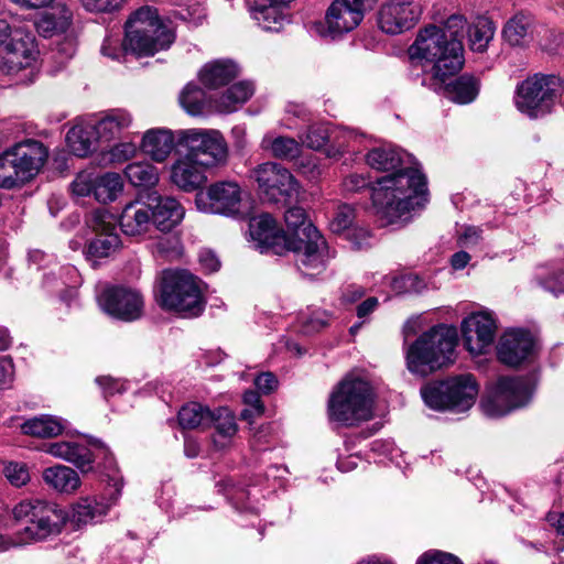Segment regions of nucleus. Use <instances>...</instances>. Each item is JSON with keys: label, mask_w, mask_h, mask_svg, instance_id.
Returning <instances> with one entry per match:
<instances>
[{"label": "nucleus", "mask_w": 564, "mask_h": 564, "mask_svg": "<svg viewBox=\"0 0 564 564\" xmlns=\"http://www.w3.org/2000/svg\"><path fill=\"white\" fill-rule=\"evenodd\" d=\"M249 178L257 184L259 194L268 202L281 203L296 198L300 184L280 163L264 162L249 171Z\"/></svg>", "instance_id": "f8f14e48"}, {"label": "nucleus", "mask_w": 564, "mask_h": 564, "mask_svg": "<svg viewBox=\"0 0 564 564\" xmlns=\"http://www.w3.org/2000/svg\"><path fill=\"white\" fill-rule=\"evenodd\" d=\"M355 219V209L349 205H343L336 212L330 228L333 232L340 234L348 229Z\"/></svg>", "instance_id": "3c124183"}, {"label": "nucleus", "mask_w": 564, "mask_h": 564, "mask_svg": "<svg viewBox=\"0 0 564 564\" xmlns=\"http://www.w3.org/2000/svg\"><path fill=\"white\" fill-rule=\"evenodd\" d=\"M457 340V329L454 326L441 324L432 327L409 347L408 369L426 376L452 364Z\"/></svg>", "instance_id": "39448f33"}, {"label": "nucleus", "mask_w": 564, "mask_h": 564, "mask_svg": "<svg viewBox=\"0 0 564 564\" xmlns=\"http://www.w3.org/2000/svg\"><path fill=\"white\" fill-rule=\"evenodd\" d=\"M547 521L552 527L556 529V531L564 535V512H550L546 517Z\"/></svg>", "instance_id": "774afa93"}, {"label": "nucleus", "mask_w": 564, "mask_h": 564, "mask_svg": "<svg viewBox=\"0 0 564 564\" xmlns=\"http://www.w3.org/2000/svg\"><path fill=\"white\" fill-rule=\"evenodd\" d=\"M262 144L264 149L270 150L274 158L280 160L292 161L301 154V143L291 137H265Z\"/></svg>", "instance_id": "ea45409f"}, {"label": "nucleus", "mask_w": 564, "mask_h": 564, "mask_svg": "<svg viewBox=\"0 0 564 564\" xmlns=\"http://www.w3.org/2000/svg\"><path fill=\"white\" fill-rule=\"evenodd\" d=\"M210 409L197 402H191L178 411V423L183 429H208L210 427Z\"/></svg>", "instance_id": "f704fd0d"}, {"label": "nucleus", "mask_w": 564, "mask_h": 564, "mask_svg": "<svg viewBox=\"0 0 564 564\" xmlns=\"http://www.w3.org/2000/svg\"><path fill=\"white\" fill-rule=\"evenodd\" d=\"M285 253L292 251L301 256L300 269L303 276L313 279L326 268L328 246L314 225H306L291 234H284Z\"/></svg>", "instance_id": "9d476101"}, {"label": "nucleus", "mask_w": 564, "mask_h": 564, "mask_svg": "<svg viewBox=\"0 0 564 564\" xmlns=\"http://www.w3.org/2000/svg\"><path fill=\"white\" fill-rule=\"evenodd\" d=\"M534 349V339L530 332L512 329L506 332L498 345V360L509 367H518L529 359Z\"/></svg>", "instance_id": "4be33fe9"}, {"label": "nucleus", "mask_w": 564, "mask_h": 564, "mask_svg": "<svg viewBox=\"0 0 564 564\" xmlns=\"http://www.w3.org/2000/svg\"><path fill=\"white\" fill-rule=\"evenodd\" d=\"M132 122L131 115L123 109H111L94 124L100 139L110 141L117 138Z\"/></svg>", "instance_id": "2f4dec72"}, {"label": "nucleus", "mask_w": 564, "mask_h": 564, "mask_svg": "<svg viewBox=\"0 0 564 564\" xmlns=\"http://www.w3.org/2000/svg\"><path fill=\"white\" fill-rule=\"evenodd\" d=\"M101 53L105 56L118 59L124 52L122 44L119 46L118 41L106 39L101 45Z\"/></svg>", "instance_id": "69168bd1"}, {"label": "nucleus", "mask_w": 564, "mask_h": 564, "mask_svg": "<svg viewBox=\"0 0 564 564\" xmlns=\"http://www.w3.org/2000/svg\"><path fill=\"white\" fill-rule=\"evenodd\" d=\"M137 145L133 142H121L110 150L111 162L122 163L132 159L137 153Z\"/></svg>", "instance_id": "13d9d810"}, {"label": "nucleus", "mask_w": 564, "mask_h": 564, "mask_svg": "<svg viewBox=\"0 0 564 564\" xmlns=\"http://www.w3.org/2000/svg\"><path fill=\"white\" fill-rule=\"evenodd\" d=\"M284 220L286 225V231H284V234H291V231L306 228V225H313L308 220L305 209L299 206L290 207L284 213Z\"/></svg>", "instance_id": "09e8293b"}, {"label": "nucleus", "mask_w": 564, "mask_h": 564, "mask_svg": "<svg viewBox=\"0 0 564 564\" xmlns=\"http://www.w3.org/2000/svg\"><path fill=\"white\" fill-rule=\"evenodd\" d=\"M479 93V80L474 75L464 74L445 86V95L457 104H469Z\"/></svg>", "instance_id": "473e14b6"}, {"label": "nucleus", "mask_w": 564, "mask_h": 564, "mask_svg": "<svg viewBox=\"0 0 564 564\" xmlns=\"http://www.w3.org/2000/svg\"><path fill=\"white\" fill-rule=\"evenodd\" d=\"M367 0H335L327 10L325 20L333 36L350 32L362 21Z\"/></svg>", "instance_id": "aec40b11"}, {"label": "nucleus", "mask_w": 564, "mask_h": 564, "mask_svg": "<svg viewBox=\"0 0 564 564\" xmlns=\"http://www.w3.org/2000/svg\"><path fill=\"white\" fill-rule=\"evenodd\" d=\"M328 130L321 124H312L301 135L302 144L313 150H319L326 145L328 141Z\"/></svg>", "instance_id": "de8ad7c7"}, {"label": "nucleus", "mask_w": 564, "mask_h": 564, "mask_svg": "<svg viewBox=\"0 0 564 564\" xmlns=\"http://www.w3.org/2000/svg\"><path fill=\"white\" fill-rule=\"evenodd\" d=\"M83 8L94 13H110L122 8L124 0H80Z\"/></svg>", "instance_id": "603ef678"}, {"label": "nucleus", "mask_w": 564, "mask_h": 564, "mask_svg": "<svg viewBox=\"0 0 564 564\" xmlns=\"http://www.w3.org/2000/svg\"><path fill=\"white\" fill-rule=\"evenodd\" d=\"M249 231L261 253L276 256L285 253L284 230L278 227L270 214L252 217L249 221Z\"/></svg>", "instance_id": "412c9836"}, {"label": "nucleus", "mask_w": 564, "mask_h": 564, "mask_svg": "<svg viewBox=\"0 0 564 564\" xmlns=\"http://www.w3.org/2000/svg\"><path fill=\"white\" fill-rule=\"evenodd\" d=\"M195 204L204 213L237 216L241 207V187L234 181H218L196 193Z\"/></svg>", "instance_id": "dca6fc26"}, {"label": "nucleus", "mask_w": 564, "mask_h": 564, "mask_svg": "<svg viewBox=\"0 0 564 564\" xmlns=\"http://www.w3.org/2000/svg\"><path fill=\"white\" fill-rule=\"evenodd\" d=\"M43 479L48 487L64 494H72L80 486L78 474L73 468L64 465L45 468Z\"/></svg>", "instance_id": "c756f323"}, {"label": "nucleus", "mask_w": 564, "mask_h": 564, "mask_svg": "<svg viewBox=\"0 0 564 564\" xmlns=\"http://www.w3.org/2000/svg\"><path fill=\"white\" fill-rule=\"evenodd\" d=\"M239 75L238 65L231 59H216L207 63L199 72V79L204 86L216 89L225 86Z\"/></svg>", "instance_id": "c85d7f7f"}, {"label": "nucleus", "mask_w": 564, "mask_h": 564, "mask_svg": "<svg viewBox=\"0 0 564 564\" xmlns=\"http://www.w3.org/2000/svg\"><path fill=\"white\" fill-rule=\"evenodd\" d=\"M367 164L377 171L391 172L377 181L371 188V199L377 213L393 224L422 205L426 195V177L414 166L413 156L401 149L388 145L371 149Z\"/></svg>", "instance_id": "f257e3e1"}, {"label": "nucleus", "mask_w": 564, "mask_h": 564, "mask_svg": "<svg viewBox=\"0 0 564 564\" xmlns=\"http://www.w3.org/2000/svg\"><path fill=\"white\" fill-rule=\"evenodd\" d=\"M72 189L77 196L85 197L93 195L95 197V181L91 183L78 177L72 183Z\"/></svg>", "instance_id": "680f3d73"}, {"label": "nucleus", "mask_w": 564, "mask_h": 564, "mask_svg": "<svg viewBox=\"0 0 564 564\" xmlns=\"http://www.w3.org/2000/svg\"><path fill=\"white\" fill-rule=\"evenodd\" d=\"M198 264L205 274L217 272L221 267L218 256L212 249H202L198 252Z\"/></svg>", "instance_id": "6e6d98bb"}, {"label": "nucleus", "mask_w": 564, "mask_h": 564, "mask_svg": "<svg viewBox=\"0 0 564 564\" xmlns=\"http://www.w3.org/2000/svg\"><path fill=\"white\" fill-rule=\"evenodd\" d=\"M158 282H202L192 272L184 268H167L161 271Z\"/></svg>", "instance_id": "864d4df0"}, {"label": "nucleus", "mask_w": 564, "mask_h": 564, "mask_svg": "<svg viewBox=\"0 0 564 564\" xmlns=\"http://www.w3.org/2000/svg\"><path fill=\"white\" fill-rule=\"evenodd\" d=\"M4 475L15 487L24 486L30 480L29 470L24 464L9 463L4 467Z\"/></svg>", "instance_id": "5fc2aeb1"}, {"label": "nucleus", "mask_w": 564, "mask_h": 564, "mask_svg": "<svg viewBox=\"0 0 564 564\" xmlns=\"http://www.w3.org/2000/svg\"><path fill=\"white\" fill-rule=\"evenodd\" d=\"M496 332V321L487 312L473 313L462 323L464 345L474 356L484 355L491 348Z\"/></svg>", "instance_id": "a211bd4d"}, {"label": "nucleus", "mask_w": 564, "mask_h": 564, "mask_svg": "<svg viewBox=\"0 0 564 564\" xmlns=\"http://www.w3.org/2000/svg\"><path fill=\"white\" fill-rule=\"evenodd\" d=\"M22 432L36 437H55L62 434L64 426L59 420L51 415H41L22 424Z\"/></svg>", "instance_id": "58836bf2"}, {"label": "nucleus", "mask_w": 564, "mask_h": 564, "mask_svg": "<svg viewBox=\"0 0 564 564\" xmlns=\"http://www.w3.org/2000/svg\"><path fill=\"white\" fill-rule=\"evenodd\" d=\"M122 47L137 57L153 56L169 48L175 40L173 30L159 17L155 8L145 6L135 10L124 24Z\"/></svg>", "instance_id": "7ed1b4c3"}, {"label": "nucleus", "mask_w": 564, "mask_h": 564, "mask_svg": "<svg viewBox=\"0 0 564 564\" xmlns=\"http://www.w3.org/2000/svg\"><path fill=\"white\" fill-rule=\"evenodd\" d=\"M155 297L163 311L185 318L198 317L206 305L198 284H160Z\"/></svg>", "instance_id": "ddd939ff"}, {"label": "nucleus", "mask_w": 564, "mask_h": 564, "mask_svg": "<svg viewBox=\"0 0 564 564\" xmlns=\"http://www.w3.org/2000/svg\"><path fill=\"white\" fill-rule=\"evenodd\" d=\"M256 19L263 30L279 32L285 22L290 23L288 17L281 12L280 7L263 1L258 3V0H256Z\"/></svg>", "instance_id": "79ce46f5"}, {"label": "nucleus", "mask_w": 564, "mask_h": 564, "mask_svg": "<svg viewBox=\"0 0 564 564\" xmlns=\"http://www.w3.org/2000/svg\"><path fill=\"white\" fill-rule=\"evenodd\" d=\"M46 452L54 457L74 464L83 473H87L93 468V453L84 444L76 442H55L48 444Z\"/></svg>", "instance_id": "bb28decb"}, {"label": "nucleus", "mask_w": 564, "mask_h": 564, "mask_svg": "<svg viewBox=\"0 0 564 564\" xmlns=\"http://www.w3.org/2000/svg\"><path fill=\"white\" fill-rule=\"evenodd\" d=\"M122 188V178L118 173H106L95 180V198L104 204L112 202Z\"/></svg>", "instance_id": "a19ab883"}, {"label": "nucleus", "mask_w": 564, "mask_h": 564, "mask_svg": "<svg viewBox=\"0 0 564 564\" xmlns=\"http://www.w3.org/2000/svg\"><path fill=\"white\" fill-rule=\"evenodd\" d=\"M254 87L250 82H239L229 87L219 98L217 108L221 112H231L245 104L253 95Z\"/></svg>", "instance_id": "e433bc0d"}, {"label": "nucleus", "mask_w": 564, "mask_h": 564, "mask_svg": "<svg viewBox=\"0 0 564 564\" xmlns=\"http://www.w3.org/2000/svg\"><path fill=\"white\" fill-rule=\"evenodd\" d=\"M254 384L259 391L269 394L276 389L278 379L273 373L264 372L254 379Z\"/></svg>", "instance_id": "bf43d9fd"}, {"label": "nucleus", "mask_w": 564, "mask_h": 564, "mask_svg": "<svg viewBox=\"0 0 564 564\" xmlns=\"http://www.w3.org/2000/svg\"><path fill=\"white\" fill-rule=\"evenodd\" d=\"M175 145H177L176 138L172 131L152 129L144 133L140 148L153 161L161 163L169 158Z\"/></svg>", "instance_id": "cd10ccee"}, {"label": "nucleus", "mask_w": 564, "mask_h": 564, "mask_svg": "<svg viewBox=\"0 0 564 564\" xmlns=\"http://www.w3.org/2000/svg\"><path fill=\"white\" fill-rule=\"evenodd\" d=\"M97 301L105 313L123 322H134L143 315L142 294L126 284L108 285L98 294Z\"/></svg>", "instance_id": "2eb2a0df"}, {"label": "nucleus", "mask_w": 564, "mask_h": 564, "mask_svg": "<svg viewBox=\"0 0 564 564\" xmlns=\"http://www.w3.org/2000/svg\"><path fill=\"white\" fill-rule=\"evenodd\" d=\"M210 427L214 426L219 435L231 437L237 432L235 415L228 408H218L210 410Z\"/></svg>", "instance_id": "c03bdc74"}, {"label": "nucleus", "mask_w": 564, "mask_h": 564, "mask_svg": "<svg viewBox=\"0 0 564 564\" xmlns=\"http://www.w3.org/2000/svg\"><path fill=\"white\" fill-rule=\"evenodd\" d=\"M198 165L186 155L176 160L171 166V182L184 192L197 191L207 181L204 171Z\"/></svg>", "instance_id": "a878e982"}, {"label": "nucleus", "mask_w": 564, "mask_h": 564, "mask_svg": "<svg viewBox=\"0 0 564 564\" xmlns=\"http://www.w3.org/2000/svg\"><path fill=\"white\" fill-rule=\"evenodd\" d=\"M96 237L87 245L85 256L89 261L109 257L120 246L121 240L116 232L117 218L105 209L91 213L87 220Z\"/></svg>", "instance_id": "f3484780"}, {"label": "nucleus", "mask_w": 564, "mask_h": 564, "mask_svg": "<svg viewBox=\"0 0 564 564\" xmlns=\"http://www.w3.org/2000/svg\"><path fill=\"white\" fill-rule=\"evenodd\" d=\"M13 364L8 357H0V388H4L12 382Z\"/></svg>", "instance_id": "052dcab7"}, {"label": "nucleus", "mask_w": 564, "mask_h": 564, "mask_svg": "<svg viewBox=\"0 0 564 564\" xmlns=\"http://www.w3.org/2000/svg\"><path fill=\"white\" fill-rule=\"evenodd\" d=\"M344 187L347 192H359L368 187V182L362 175L351 174L344 181Z\"/></svg>", "instance_id": "338daca9"}, {"label": "nucleus", "mask_w": 564, "mask_h": 564, "mask_svg": "<svg viewBox=\"0 0 564 564\" xmlns=\"http://www.w3.org/2000/svg\"><path fill=\"white\" fill-rule=\"evenodd\" d=\"M99 135L94 124L75 126L68 130L66 142L70 151L80 158L88 155L99 140Z\"/></svg>", "instance_id": "7c9ffc66"}, {"label": "nucleus", "mask_w": 564, "mask_h": 564, "mask_svg": "<svg viewBox=\"0 0 564 564\" xmlns=\"http://www.w3.org/2000/svg\"><path fill=\"white\" fill-rule=\"evenodd\" d=\"M495 30V24L490 19L478 17L468 28V42L471 51L485 52L494 39Z\"/></svg>", "instance_id": "4c0bfd02"}, {"label": "nucleus", "mask_w": 564, "mask_h": 564, "mask_svg": "<svg viewBox=\"0 0 564 564\" xmlns=\"http://www.w3.org/2000/svg\"><path fill=\"white\" fill-rule=\"evenodd\" d=\"M243 402L249 406L241 412V417L243 420L251 422L254 416H260L263 414L264 405L261 402L258 391H246L243 394Z\"/></svg>", "instance_id": "8fccbe9b"}, {"label": "nucleus", "mask_w": 564, "mask_h": 564, "mask_svg": "<svg viewBox=\"0 0 564 564\" xmlns=\"http://www.w3.org/2000/svg\"><path fill=\"white\" fill-rule=\"evenodd\" d=\"M479 386L470 373L434 381L421 388L425 404L436 411L465 412L476 401Z\"/></svg>", "instance_id": "0eeeda50"}, {"label": "nucleus", "mask_w": 564, "mask_h": 564, "mask_svg": "<svg viewBox=\"0 0 564 564\" xmlns=\"http://www.w3.org/2000/svg\"><path fill=\"white\" fill-rule=\"evenodd\" d=\"M416 564H462V562L453 554L429 551L419 557Z\"/></svg>", "instance_id": "4d7b16f0"}, {"label": "nucleus", "mask_w": 564, "mask_h": 564, "mask_svg": "<svg viewBox=\"0 0 564 564\" xmlns=\"http://www.w3.org/2000/svg\"><path fill=\"white\" fill-rule=\"evenodd\" d=\"M104 512V506L97 503L94 499L85 498L78 501L73 508V521L79 524H86L94 520L96 516Z\"/></svg>", "instance_id": "a18cd8bd"}, {"label": "nucleus", "mask_w": 564, "mask_h": 564, "mask_svg": "<svg viewBox=\"0 0 564 564\" xmlns=\"http://www.w3.org/2000/svg\"><path fill=\"white\" fill-rule=\"evenodd\" d=\"M182 108L191 116L203 115L207 106V96L203 88L187 84L180 95Z\"/></svg>", "instance_id": "37998d69"}, {"label": "nucleus", "mask_w": 564, "mask_h": 564, "mask_svg": "<svg viewBox=\"0 0 564 564\" xmlns=\"http://www.w3.org/2000/svg\"><path fill=\"white\" fill-rule=\"evenodd\" d=\"M530 397L531 392L524 379L501 377L494 390L482 399L481 409L487 416L498 417L524 406Z\"/></svg>", "instance_id": "4468645a"}, {"label": "nucleus", "mask_w": 564, "mask_h": 564, "mask_svg": "<svg viewBox=\"0 0 564 564\" xmlns=\"http://www.w3.org/2000/svg\"><path fill=\"white\" fill-rule=\"evenodd\" d=\"M153 225L160 231H170L176 227L184 217V208L173 197L161 196L156 192L148 195Z\"/></svg>", "instance_id": "b1692460"}, {"label": "nucleus", "mask_w": 564, "mask_h": 564, "mask_svg": "<svg viewBox=\"0 0 564 564\" xmlns=\"http://www.w3.org/2000/svg\"><path fill=\"white\" fill-rule=\"evenodd\" d=\"M42 142L26 140L0 154V187L13 188L32 180L47 159Z\"/></svg>", "instance_id": "6e6552de"}, {"label": "nucleus", "mask_w": 564, "mask_h": 564, "mask_svg": "<svg viewBox=\"0 0 564 564\" xmlns=\"http://www.w3.org/2000/svg\"><path fill=\"white\" fill-rule=\"evenodd\" d=\"M531 26V17L518 13L506 23L503 37L512 46H524L530 40Z\"/></svg>", "instance_id": "72a5a7b5"}, {"label": "nucleus", "mask_w": 564, "mask_h": 564, "mask_svg": "<svg viewBox=\"0 0 564 564\" xmlns=\"http://www.w3.org/2000/svg\"><path fill=\"white\" fill-rule=\"evenodd\" d=\"M9 37L4 56L8 72L14 73L31 66L37 54L34 35L23 29H15Z\"/></svg>", "instance_id": "5701e85b"}, {"label": "nucleus", "mask_w": 564, "mask_h": 564, "mask_svg": "<svg viewBox=\"0 0 564 564\" xmlns=\"http://www.w3.org/2000/svg\"><path fill=\"white\" fill-rule=\"evenodd\" d=\"M177 147L186 150V156L202 166L224 164L228 149L223 134L217 130L185 129L176 132Z\"/></svg>", "instance_id": "9b49d317"}, {"label": "nucleus", "mask_w": 564, "mask_h": 564, "mask_svg": "<svg viewBox=\"0 0 564 564\" xmlns=\"http://www.w3.org/2000/svg\"><path fill=\"white\" fill-rule=\"evenodd\" d=\"M96 383L104 390L105 395H113L120 391V383L109 376H100L96 378Z\"/></svg>", "instance_id": "e2e57ef3"}, {"label": "nucleus", "mask_w": 564, "mask_h": 564, "mask_svg": "<svg viewBox=\"0 0 564 564\" xmlns=\"http://www.w3.org/2000/svg\"><path fill=\"white\" fill-rule=\"evenodd\" d=\"M124 175L134 187L151 188L159 182V171L149 162L128 164L124 169Z\"/></svg>", "instance_id": "c9c22d12"}, {"label": "nucleus", "mask_w": 564, "mask_h": 564, "mask_svg": "<svg viewBox=\"0 0 564 564\" xmlns=\"http://www.w3.org/2000/svg\"><path fill=\"white\" fill-rule=\"evenodd\" d=\"M59 13V18H56L54 12L45 14L37 23L39 30L44 33L64 32L70 24L72 13L66 8H63Z\"/></svg>", "instance_id": "49530a36"}, {"label": "nucleus", "mask_w": 564, "mask_h": 564, "mask_svg": "<svg viewBox=\"0 0 564 564\" xmlns=\"http://www.w3.org/2000/svg\"><path fill=\"white\" fill-rule=\"evenodd\" d=\"M11 513L19 527V544L43 541L59 534L68 519L63 508L42 499L21 500L12 508Z\"/></svg>", "instance_id": "20e7f679"}, {"label": "nucleus", "mask_w": 564, "mask_h": 564, "mask_svg": "<svg viewBox=\"0 0 564 564\" xmlns=\"http://www.w3.org/2000/svg\"><path fill=\"white\" fill-rule=\"evenodd\" d=\"M371 389L359 378H345L332 392L328 400V416L346 426L371 417Z\"/></svg>", "instance_id": "423d86ee"}, {"label": "nucleus", "mask_w": 564, "mask_h": 564, "mask_svg": "<svg viewBox=\"0 0 564 564\" xmlns=\"http://www.w3.org/2000/svg\"><path fill=\"white\" fill-rule=\"evenodd\" d=\"M481 229L475 226L466 227L459 237V242L469 247L477 245L481 239Z\"/></svg>", "instance_id": "0e129e2a"}, {"label": "nucleus", "mask_w": 564, "mask_h": 564, "mask_svg": "<svg viewBox=\"0 0 564 564\" xmlns=\"http://www.w3.org/2000/svg\"><path fill=\"white\" fill-rule=\"evenodd\" d=\"M121 230L127 236L145 234L153 225L149 202L139 199L128 203L119 217Z\"/></svg>", "instance_id": "393cba45"}, {"label": "nucleus", "mask_w": 564, "mask_h": 564, "mask_svg": "<svg viewBox=\"0 0 564 564\" xmlns=\"http://www.w3.org/2000/svg\"><path fill=\"white\" fill-rule=\"evenodd\" d=\"M564 90V82L556 75L535 74L517 86L514 104L530 118L550 113Z\"/></svg>", "instance_id": "1a4fd4ad"}, {"label": "nucleus", "mask_w": 564, "mask_h": 564, "mask_svg": "<svg viewBox=\"0 0 564 564\" xmlns=\"http://www.w3.org/2000/svg\"><path fill=\"white\" fill-rule=\"evenodd\" d=\"M422 14L420 4L393 0L384 3L378 13L379 28L387 34H399L412 29Z\"/></svg>", "instance_id": "6ab92c4d"}, {"label": "nucleus", "mask_w": 564, "mask_h": 564, "mask_svg": "<svg viewBox=\"0 0 564 564\" xmlns=\"http://www.w3.org/2000/svg\"><path fill=\"white\" fill-rule=\"evenodd\" d=\"M465 25V17L457 13L449 15L443 28L434 24L427 25L420 31L410 46V56L431 63L433 77L445 83L464 65L462 37Z\"/></svg>", "instance_id": "f03ea898"}]
</instances>
